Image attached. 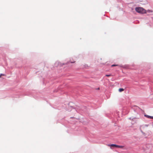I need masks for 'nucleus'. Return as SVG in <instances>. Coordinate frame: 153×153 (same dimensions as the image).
Here are the masks:
<instances>
[{
  "label": "nucleus",
  "mask_w": 153,
  "mask_h": 153,
  "mask_svg": "<svg viewBox=\"0 0 153 153\" xmlns=\"http://www.w3.org/2000/svg\"><path fill=\"white\" fill-rule=\"evenodd\" d=\"M135 9L137 12L143 14L146 13V10L142 7H136Z\"/></svg>",
  "instance_id": "nucleus-1"
},
{
  "label": "nucleus",
  "mask_w": 153,
  "mask_h": 153,
  "mask_svg": "<svg viewBox=\"0 0 153 153\" xmlns=\"http://www.w3.org/2000/svg\"><path fill=\"white\" fill-rule=\"evenodd\" d=\"M71 62V63H73V62Z\"/></svg>",
  "instance_id": "nucleus-14"
},
{
  "label": "nucleus",
  "mask_w": 153,
  "mask_h": 153,
  "mask_svg": "<svg viewBox=\"0 0 153 153\" xmlns=\"http://www.w3.org/2000/svg\"><path fill=\"white\" fill-rule=\"evenodd\" d=\"M108 146H110L111 148L112 147H114L115 148H123L124 147L123 146H120L116 145L115 144H108Z\"/></svg>",
  "instance_id": "nucleus-2"
},
{
  "label": "nucleus",
  "mask_w": 153,
  "mask_h": 153,
  "mask_svg": "<svg viewBox=\"0 0 153 153\" xmlns=\"http://www.w3.org/2000/svg\"><path fill=\"white\" fill-rule=\"evenodd\" d=\"M140 108H139L137 106H135L133 108V109L134 111L137 113V114H138L139 113V110Z\"/></svg>",
  "instance_id": "nucleus-3"
},
{
  "label": "nucleus",
  "mask_w": 153,
  "mask_h": 153,
  "mask_svg": "<svg viewBox=\"0 0 153 153\" xmlns=\"http://www.w3.org/2000/svg\"><path fill=\"white\" fill-rule=\"evenodd\" d=\"M124 68H126V67H125Z\"/></svg>",
  "instance_id": "nucleus-13"
},
{
  "label": "nucleus",
  "mask_w": 153,
  "mask_h": 153,
  "mask_svg": "<svg viewBox=\"0 0 153 153\" xmlns=\"http://www.w3.org/2000/svg\"><path fill=\"white\" fill-rule=\"evenodd\" d=\"M124 91V89L123 88H120L119 89V91L120 92H122V91Z\"/></svg>",
  "instance_id": "nucleus-6"
},
{
  "label": "nucleus",
  "mask_w": 153,
  "mask_h": 153,
  "mask_svg": "<svg viewBox=\"0 0 153 153\" xmlns=\"http://www.w3.org/2000/svg\"><path fill=\"white\" fill-rule=\"evenodd\" d=\"M105 76H110V75L106 74V75Z\"/></svg>",
  "instance_id": "nucleus-11"
},
{
  "label": "nucleus",
  "mask_w": 153,
  "mask_h": 153,
  "mask_svg": "<svg viewBox=\"0 0 153 153\" xmlns=\"http://www.w3.org/2000/svg\"><path fill=\"white\" fill-rule=\"evenodd\" d=\"M2 75L4 76V74H0V78L1 77V76Z\"/></svg>",
  "instance_id": "nucleus-10"
},
{
  "label": "nucleus",
  "mask_w": 153,
  "mask_h": 153,
  "mask_svg": "<svg viewBox=\"0 0 153 153\" xmlns=\"http://www.w3.org/2000/svg\"><path fill=\"white\" fill-rule=\"evenodd\" d=\"M136 118L135 117H134V118H132V117H130L128 118L130 120H133V119H135Z\"/></svg>",
  "instance_id": "nucleus-8"
},
{
  "label": "nucleus",
  "mask_w": 153,
  "mask_h": 153,
  "mask_svg": "<svg viewBox=\"0 0 153 153\" xmlns=\"http://www.w3.org/2000/svg\"><path fill=\"white\" fill-rule=\"evenodd\" d=\"M73 117H71V118H72Z\"/></svg>",
  "instance_id": "nucleus-16"
},
{
  "label": "nucleus",
  "mask_w": 153,
  "mask_h": 153,
  "mask_svg": "<svg viewBox=\"0 0 153 153\" xmlns=\"http://www.w3.org/2000/svg\"><path fill=\"white\" fill-rule=\"evenodd\" d=\"M144 116L145 117H146L148 118L153 119V116H149L146 114H144Z\"/></svg>",
  "instance_id": "nucleus-4"
},
{
  "label": "nucleus",
  "mask_w": 153,
  "mask_h": 153,
  "mask_svg": "<svg viewBox=\"0 0 153 153\" xmlns=\"http://www.w3.org/2000/svg\"><path fill=\"white\" fill-rule=\"evenodd\" d=\"M141 132H142V133H144L143 132L142 130H141Z\"/></svg>",
  "instance_id": "nucleus-12"
},
{
  "label": "nucleus",
  "mask_w": 153,
  "mask_h": 153,
  "mask_svg": "<svg viewBox=\"0 0 153 153\" xmlns=\"http://www.w3.org/2000/svg\"><path fill=\"white\" fill-rule=\"evenodd\" d=\"M153 11L152 10H148L147 11H146V12H148V13H150V12H152Z\"/></svg>",
  "instance_id": "nucleus-7"
},
{
  "label": "nucleus",
  "mask_w": 153,
  "mask_h": 153,
  "mask_svg": "<svg viewBox=\"0 0 153 153\" xmlns=\"http://www.w3.org/2000/svg\"><path fill=\"white\" fill-rule=\"evenodd\" d=\"M69 108H72V109H75V110L76 111V112H78V111L77 109V108H75L73 106H70L69 107Z\"/></svg>",
  "instance_id": "nucleus-5"
},
{
  "label": "nucleus",
  "mask_w": 153,
  "mask_h": 153,
  "mask_svg": "<svg viewBox=\"0 0 153 153\" xmlns=\"http://www.w3.org/2000/svg\"><path fill=\"white\" fill-rule=\"evenodd\" d=\"M119 66V65H111V66H112V67H113V66Z\"/></svg>",
  "instance_id": "nucleus-9"
},
{
  "label": "nucleus",
  "mask_w": 153,
  "mask_h": 153,
  "mask_svg": "<svg viewBox=\"0 0 153 153\" xmlns=\"http://www.w3.org/2000/svg\"><path fill=\"white\" fill-rule=\"evenodd\" d=\"M99 89V88H98V89Z\"/></svg>",
  "instance_id": "nucleus-15"
}]
</instances>
